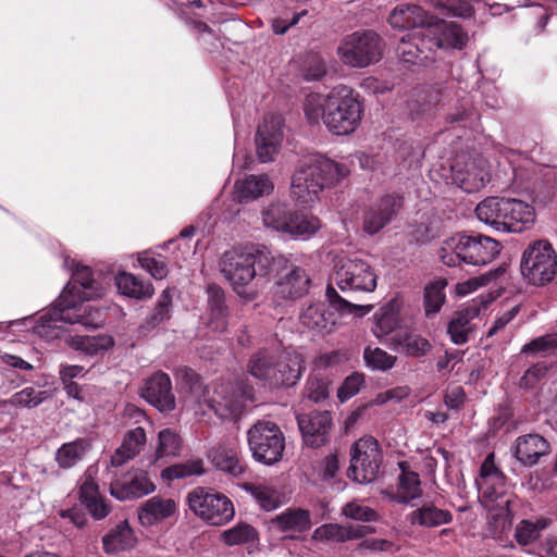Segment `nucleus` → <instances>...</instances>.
Instances as JSON below:
<instances>
[{
	"label": "nucleus",
	"mask_w": 557,
	"mask_h": 557,
	"mask_svg": "<svg viewBox=\"0 0 557 557\" xmlns=\"http://www.w3.org/2000/svg\"><path fill=\"white\" fill-rule=\"evenodd\" d=\"M430 2L434 8L445 10L456 17L467 18L473 14L470 0H430Z\"/></svg>",
	"instance_id": "bf43d9fd"
},
{
	"label": "nucleus",
	"mask_w": 557,
	"mask_h": 557,
	"mask_svg": "<svg viewBox=\"0 0 557 557\" xmlns=\"http://www.w3.org/2000/svg\"><path fill=\"white\" fill-rule=\"evenodd\" d=\"M189 510L211 525H223L234 517V507L230 498L212 490L196 487L186 496Z\"/></svg>",
	"instance_id": "f8f14e48"
},
{
	"label": "nucleus",
	"mask_w": 557,
	"mask_h": 557,
	"mask_svg": "<svg viewBox=\"0 0 557 557\" xmlns=\"http://www.w3.org/2000/svg\"><path fill=\"white\" fill-rule=\"evenodd\" d=\"M430 16L419 5L400 4L389 15L388 22L393 28L407 29L408 33L399 39L397 52L405 63L423 64L429 55L423 47V36H414L418 30L426 28Z\"/></svg>",
	"instance_id": "0eeeda50"
},
{
	"label": "nucleus",
	"mask_w": 557,
	"mask_h": 557,
	"mask_svg": "<svg viewBox=\"0 0 557 557\" xmlns=\"http://www.w3.org/2000/svg\"><path fill=\"white\" fill-rule=\"evenodd\" d=\"M548 451V442L539 434H527L516 440L515 457L524 466L537 463Z\"/></svg>",
	"instance_id": "2f4dec72"
},
{
	"label": "nucleus",
	"mask_w": 557,
	"mask_h": 557,
	"mask_svg": "<svg viewBox=\"0 0 557 557\" xmlns=\"http://www.w3.org/2000/svg\"><path fill=\"white\" fill-rule=\"evenodd\" d=\"M348 174V170L320 154L306 158L292 176L290 197L301 206H312L325 186Z\"/></svg>",
	"instance_id": "20e7f679"
},
{
	"label": "nucleus",
	"mask_w": 557,
	"mask_h": 557,
	"mask_svg": "<svg viewBox=\"0 0 557 557\" xmlns=\"http://www.w3.org/2000/svg\"><path fill=\"white\" fill-rule=\"evenodd\" d=\"M540 535V530L537 527L530 521H521V523L516 529V539L518 543L522 545H528L534 542Z\"/></svg>",
	"instance_id": "338daca9"
},
{
	"label": "nucleus",
	"mask_w": 557,
	"mask_h": 557,
	"mask_svg": "<svg viewBox=\"0 0 557 557\" xmlns=\"http://www.w3.org/2000/svg\"><path fill=\"white\" fill-rule=\"evenodd\" d=\"M156 491L152 478L144 470H135L124 480H117L111 484L110 492L119 500L138 498Z\"/></svg>",
	"instance_id": "b1692460"
},
{
	"label": "nucleus",
	"mask_w": 557,
	"mask_h": 557,
	"mask_svg": "<svg viewBox=\"0 0 557 557\" xmlns=\"http://www.w3.org/2000/svg\"><path fill=\"white\" fill-rule=\"evenodd\" d=\"M247 490L264 510L271 511L281 505L280 493L271 486L257 484L250 485Z\"/></svg>",
	"instance_id": "8fccbe9b"
},
{
	"label": "nucleus",
	"mask_w": 557,
	"mask_h": 557,
	"mask_svg": "<svg viewBox=\"0 0 557 557\" xmlns=\"http://www.w3.org/2000/svg\"><path fill=\"white\" fill-rule=\"evenodd\" d=\"M297 422L304 442L310 447H321L329 441L332 417L329 411L298 414Z\"/></svg>",
	"instance_id": "6ab92c4d"
},
{
	"label": "nucleus",
	"mask_w": 557,
	"mask_h": 557,
	"mask_svg": "<svg viewBox=\"0 0 557 557\" xmlns=\"http://www.w3.org/2000/svg\"><path fill=\"white\" fill-rule=\"evenodd\" d=\"M334 280L343 292H372L376 286V275L371 267L357 257H337Z\"/></svg>",
	"instance_id": "2eb2a0df"
},
{
	"label": "nucleus",
	"mask_w": 557,
	"mask_h": 557,
	"mask_svg": "<svg viewBox=\"0 0 557 557\" xmlns=\"http://www.w3.org/2000/svg\"><path fill=\"white\" fill-rule=\"evenodd\" d=\"M480 310L475 306H468L457 311L448 323L447 332L456 345L468 342L469 333L472 331V321L479 317Z\"/></svg>",
	"instance_id": "4c0bfd02"
},
{
	"label": "nucleus",
	"mask_w": 557,
	"mask_h": 557,
	"mask_svg": "<svg viewBox=\"0 0 557 557\" xmlns=\"http://www.w3.org/2000/svg\"><path fill=\"white\" fill-rule=\"evenodd\" d=\"M79 499L95 519H103L109 508L99 495L98 485L90 473H85L79 486Z\"/></svg>",
	"instance_id": "c9c22d12"
},
{
	"label": "nucleus",
	"mask_w": 557,
	"mask_h": 557,
	"mask_svg": "<svg viewBox=\"0 0 557 557\" xmlns=\"http://www.w3.org/2000/svg\"><path fill=\"white\" fill-rule=\"evenodd\" d=\"M115 285L119 292L135 299L152 297L154 288L151 283L144 282L132 273L121 272L115 276Z\"/></svg>",
	"instance_id": "79ce46f5"
},
{
	"label": "nucleus",
	"mask_w": 557,
	"mask_h": 557,
	"mask_svg": "<svg viewBox=\"0 0 557 557\" xmlns=\"http://www.w3.org/2000/svg\"><path fill=\"white\" fill-rule=\"evenodd\" d=\"M447 281L445 278H435L428 283L423 292V307L426 318L438 313L446 301L445 288Z\"/></svg>",
	"instance_id": "c03bdc74"
},
{
	"label": "nucleus",
	"mask_w": 557,
	"mask_h": 557,
	"mask_svg": "<svg viewBox=\"0 0 557 557\" xmlns=\"http://www.w3.org/2000/svg\"><path fill=\"white\" fill-rule=\"evenodd\" d=\"M146 432L141 426L129 430L125 434L121 446L116 448L111 457L112 466L120 467L128 460L135 458L137 455H139L146 445Z\"/></svg>",
	"instance_id": "72a5a7b5"
},
{
	"label": "nucleus",
	"mask_w": 557,
	"mask_h": 557,
	"mask_svg": "<svg viewBox=\"0 0 557 557\" xmlns=\"http://www.w3.org/2000/svg\"><path fill=\"white\" fill-rule=\"evenodd\" d=\"M521 274L529 284L542 286L557 274V253L546 239L528 245L521 257Z\"/></svg>",
	"instance_id": "9d476101"
},
{
	"label": "nucleus",
	"mask_w": 557,
	"mask_h": 557,
	"mask_svg": "<svg viewBox=\"0 0 557 557\" xmlns=\"http://www.w3.org/2000/svg\"><path fill=\"white\" fill-rule=\"evenodd\" d=\"M325 295H326V298H327L329 302L331 304V306H333L335 309L342 310V311H347V312L354 313L358 317H363V315L368 314L373 308L372 305L361 306V305H354V304L347 301L346 299L341 297L338 295L337 290L331 285H329L326 287Z\"/></svg>",
	"instance_id": "5fc2aeb1"
},
{
	"label": "nucleus",
	"mask_w": 557,
	"mask_h": 557,
	"mask_svg": "<svg viewBox=\"0 0 557 557\" xmlns=\"http://www.w3.org/2000/svg\"><path fill=\"white\" fill-rule=\"evenodd\" d=\"M181 445V438L174 431L170 429L160 431L156 449L157 459L165 456H176L180 453Z\"/></svg>",
	"instance_id": "6e6d98bb"
},
{
	"label": "nucleus",
	"mask_w": 557,
	"mask_h": 557,
	"mask_svg": "<svg viewBox=\"0 0 557 557\" xmlns=\"http://www.w3.org/2000/svg\"><path fill=\"white\" fill-rule=\"evenodd\" d=\"M499 252L500 244L492 237L457 233L443 240L438 258L447 267L461 263L480 267L493 261Z\"/></svg>",
	"instance_id": "423d86ee"
},
{
	"label": "nucleus",
	"mask_w": 557,
	"mask_h": 557,
	"mask_svg": "<svg viewBox=\"0 0 557 557\" xmlns=\"http://www.w3.org/2000/svg\"><path fill=\"white\" fill-rule=\"evenodd\" d=\"M136 542L137 539L127 521L120 522L102 539L103 549L108 554L131 549Z\"/></svg>",
	"instance_id": "ea45409f"
},
{
	"label": "nucleus",
	"mask_w": 557,
	"mask_h": 557,
	"mask_svg": "<svg viewBox=\"0 0 557 557\" xmlns=\"http://www.w3.org/2000/svg\"><path fill=\"white\" fill-rule=\"evenodd\" d=\"M306 396L314 403L324 400L329 396L327 383L322 379L310 377L306 385Z\"/></svg>",
	"instance_id": "69168bd1"
},
{
	"label": "nucleus",
	"mask_w": 557,
	"mask_h": 557,
	"mask_svg": "<svg viewBox=\"0 0 557 557\" xmlns=\"http://www.w3.org/2000/svg\"><path fill=\"white\" fill-rule=\"evenodd\" d=\"M407 520L411 525L436 528L449 523L453 520V516L448 510L441 509L433 503H424L412 510L407 516Z\"/></svg>",
	"instance_id": "f704fd0d"
},
{
	"label": "nucleus",
	"mask_w": 557,
	"mask_h": 557,
	"mask_svg": "<svg viewBox=\"0 0 557 557\" xmlns=\"http://www.w3.org/2000/svg\"><path fill=\"white\" fill-rule=\"evenodd\" d=\"M282 120L280 116L272 115L265 117L259 125L256 135V149L261 162H270L277 154L283 139Z\"/></svg>",
	"instance_id": "a211bd4d"
},
{
	"label": "nucleus",
	"mask_w": 557,
	"mask_h": 557,
	"mask_svg": "<svg viewBox=\"0 0 557 557\" xmlns=\"http://www.w3.org/2000/svg\"><path fill=\"white\" fill-rule=\"evenodd\" d=\"M185 388H188L185 403L188 406L206 404L216 417L222 420L238 419L248 401H253L252 387L245 386L237 393L230 384L205 386L199 377L190 370L184 371Z\"/></svg>",
	"instance_id": "f03ea898"
},
{
	"label": "nucleus",
	"mask_w": 557,
	"mask_h": 557,
	"mask_svg": "<svg viewBox=\"0 0 557 557\" xmlns=\"http://www.w3.org/2000/svg\"><path fill=\"white\" fill-rule=\"evenodd\" d=\"M301 71L305 79L318 81L327 72L326 62L321 54L310 52L302 60Z\"/></svg>",
	"instance_id": "4d7b16f0"
},
{
	"label": "nucleus",
	"mask_w": 557,
	"mask_h": 557,
	"mask_svg": "<svg viewBox=\"0 0 557 557\" xmlns=\"http://www.w3.org/2000/svg\"><path fill=\"white\" fill-rule=\"evenodd\" d=\"M86 449L87 445L84 440L69 442L55 451L54 459L60 468L70 469L83 458Z\"/></svg>",
	"instance_id": "49530a36"
},
{
	"label": "nucleus",
	"mask_w": 557,
	"mask_h": 557,
	"mask_svg": "<svg viewBox=\"0 0 557 557\" xmlns=\"http://www.w3.org/2000/svg\"><path fill=\"white\" fill-rule=\"evenodd\" d=\"M480 114L474 107L469 106V100L462 98L454 112L447 114L449 123H462L463 126L474 127Z\"/></svg>",
	"instance_id": "13d9d810"
},
{
	"label": "nucleus",
	"mask_w": 557,
	"mask_h": 557,
	"mask_svg": "<svg viewBox=\"0 0 557 557\" xmlns=\"http://www.w3.org/2000/svg\"><path fill=\"white\" fill-rule=\"evenodd\" d=\"M141 396L160 411H172L175 408L171 379L163 372H157L146 381Z\"/></svg>",
	"instance_id": "5701e85b"
},
{
	"label": "nucleus",
	"mask_w": 557,
	"mask_h": 557,
	"mask_svg": "<svg viewBox=\"0 0 557 557\" xmlns=\"http://www.w3.org/2000/svg\"><path fill=\"white\" fill-rule=\"evenodd\" d=\"M209 459L216 469L234 476L240 475L245 470L235 446L219 444L210 450Z\"/></svg>",
	"instance_id": "e433bc0d"
},
{
	"label": "nucleus",
	"mask_w": 557,
	"mask_h": 557,
	"mask_svg": "<svg viewBox=\"0 0 557 557\" xmlns=\"http://www.w3.org/2000/svg\"><path fill=\"white\" fill-rule=\"evenodd\" d=\"M277 355L268 349H261L251 356L248 362V372L256 379L272 383V373Z\"/></svg>",
	"instance_id": "a18cd8bd"
},
{
	"label": "nucleus",
	"mask_w": 557,
	"mask_h": 557,
	"mask_svg": "<svg viewBox=\"0 0 557 557\" xmlns=\"http://www.w3.org/2000/svg\"><path fill=\"white\" fill-rule=\"evenodd\" d=\"M342 513L351 520L372 522L379 519V513L368 506H362L358 503H347L342 508Z\"/></svg>",
	"instance_id": "680f3d73"
},
{
	"label": "nucleus",
	"mask_w": 557,
	"mask_h": 557,
	"mask_svg": "<svg viewBox=\"0 0 557 557\" xmlns=\"http://www.w3.org/2000/svg\"><path fill=\"white\" fill-rule=\"evenodd\" d=\"M310 125L323 124L335 136L354 134L362 122L363 106L352 89L339 87L323 95L311 92L302 102Z\"/></svg>",
	"instance_id": "f257e3e1"
},
{
	"label": "nucleus",
	"mask_w": 557,
	"mask_h": 557,
	"mask_svg": "<svg viewBox=\"0 0 557 557\" xmlns=\"http://www.w3.org/2000/svg\"><path fill=\"white\" fill-rule=\"evenodd\" d=\"M441 94L442 85L440 84L414 87L407 101V109L411 119H421L431 114L441 101Z\"/></svg>",
	"instance_id": "cd10ccee"
},
{
	"label": "nucleus",
	"mask_w": 557,
	"mask_h": 557,
	"mask_svg": "<svg viewBox=\"0 0 557 557\" xmlns=\"http://www.w3.org/2000/svg\"><path fill=\"white\" fill-rule=\"evenodd\" d=\"M49 397L47 391H37L34 387H25L13 394L5 404L15 408H35Z\"/></svg>",
	"instance_id": "09e8293b"
},
{
	"label": "nucleus",
	"mask_w": 557,
	"mask_h": 557,
	"mask_svg": "<svg viewBox=\"0 0 557 557\" xmlns=\"http://www.w3.org/2000/svg\"><path fill=\"white\" fill-rule=\"evenodd\" d=\"M207 293L210 312L221 314L222 310L226 308L223 289L216 285H210Z\"/></svg>",
	"instance_id": "774afa93"
},
{
	"label": "nucleus",
	"mask_w": 557,
	"mask_h": 557,
	"mask_svg": "<svg viewBox=\"0 0 557 557\" xmlns=\"http://www.w3.org/2000/svg\"><path fill=\"white\" fill-rule=\"evenodd\" d=\"M73 264H75V268L72 269V283L65 287L62 294H69V299L78 300H91L101 297L104 288L94 278L91 270L74 261Z\"/></svg>",
	"instance_id": "4be33fe9"
},
{
	"label": "nucleus",
	"mask_w": 557,
	"mask_h": 557,
	"mask_svg": "<svg viewBox=\"0 0 557 557\" xmlns=\"http://www.w3.org/2000/svg\"><path fill=\"white\" fill-rule=\"evenodd\" d=\"M274 189L272 180L267 174H250L234 184V199L246 203L270 195Z\"/></svg>",
	"instance_id": "bb28decb"
},
{
	"label": "nucleus",
	"mask_w": 557,
	"mask_h": 557,
	"mask_svg": "<svg viewBox=\"0 0 557 557\" xmlns=\"http://www.w3.org/2000/svg\"><path fill=\"white\" fill-rule=\"evenodd\" d=\"M508 198L487 197L478 203L476 218L497 232L505 233Z\"/></svg>",
	"instance_id": "c756f323"
},
{
	"label": "nucleus",
	"mask_w": 557,
	"mask_h": 557,
	"mask_svg": "<svg viewBox=\"0 0 557 557\" xmlns=\"http://www.w3.org/2000/svg\"><path fill=\"white\" fill-rule=\"evenodd\" d=\"M271 523L282 532H305L311 528V515L306 509L288 508L276 515Z\"/></svg>",
	"instance_id": "58836bf2"
},
{
	"label": "nucleus",
	"mask_w": 557,
	"mask_h": 557,
	"mask_svg": "<svg viewBox=\"0 0 557 557\" xmlns=\"http://www.w3.org/2000/svg\"><path fill=\"white\" fill-rule=\"evenodd\" d=\"M336 53L344 65L366 69L381 60L382 40L373 30H358L341 40Z\"/></svg>",
	"instance_id": "1a4fd4ad"
},
{
	"label": "nucleus",
	"mask_w": 557,
	"mask_h": 557,
	"mask_svg": "<svg viewBox=\"0 0 557 557\" xmlns=\"http://www.w3.org/2000/svg\"><path fill=\"white\" fill-rule=\"evenodd\" d=\"M203 473V463L200 459L188 460L165 468L162 471V478L168 480L185 479L191 475H200Z\"/></svg>",
	"instance_id": "3c124183"
},
{
	"label": "nucleus",
	"mask_w": 557,
	"mask_h": 557,
	"mask_svg": "<svg viewBox=\"0 0 557 557\" xmlns=\"http://www.w3.org/2000/svg\"><path fill=\"white\" fill-rule=\"evenodd\" d=\"M364 384V375L360 372H354L348 375L337 389V397L341 403H345L356 396Z\"/></svg>",
	"instance_id": "052dcab7"
},
{
	"label": "nucleus",
	"mask_w": 557,
	"mask_h": 557,
	"mask_svg": "<svg viewBox=\"0 0 557 557\" xmlns=\"http://www.w3.org/2000/svg\"><path fill=\"white\" fill-rule=\"evenodd\" d=\"M373 532L374 529L370 525L327 523L317 528L312 537L317 541H335L343 543L364 537Z\"/></svg>",
	"instance_id": "7c9ffc66"
},
{
	"label": "nucleus",
	"mask_w": 557,
	"mask_h": 557,
	"mask_svg": "<svg viewBox=\"0 0 557 557\" xmlns=\"http://www.w3.org/2000/svg\"><path fill=\"white\" fill-rule=\"evenodd\" d=\"M381 462L379 442L371 436L362 437L351 447L347 476L359 484H369L377 478Z\"/></svg>",
	"instance_id": "4468645a"
},
{
	"label": "nucleus",
	"mask_w": 557,
	"mask_h": 557,
	"mask_svg": "<svg viewBox=\"0 0 557 557\" xmlns=\"http://www.w3.org/2000/svg\"><path fill=\"white\" fill-rule=\"evenodd\" d=\"M172 304V298L168 289L163 290L160 295L157 306L148 319V324L151 326H157L161 322L168 320L170 318V308Z\"/></svg>",
	"instance_id": "e2e57ef3"
},
{
	"label": "nucleus",
	"mask_w": 557,
	"mask_h": 557,
	"mask_svg": "<svg viewBox=\"0 0 557 557\" xmlns=\"http://www.w3.org/2000/svg\"><path fill=\"white\" fill-rule=\"evenodd\" d=\"M299 323L302 327L315 335L329 334L335 326L333 313L324 302H311L304 307L299 313Z\"/></svg>",
	"instance_id": "a878e982"
},
{
	"label": "nucleus",
	"mask_w": 557,
	"mask_h": 557,
	"mask_svg": "<svg viewBox=\"0 0 557 557\" xmlns=\"http://www.w3.org/2000/svg\"><path fill=\"white\" fill-rule=\"evenodd\" d=\"M548 371L546 362H537L530 367L520 380V387L524 389L534 388Z\"/></svg>",
	"instance_id": "0e129e2a"
},
{
	"label": "nucleus",
	"mask_w": 557,
	"mask_h": 557,
	"mask_svg": "<svg viewBox=\"0 0 557 557\" xmlns=\"http://www.w3.org/2000/svg\"><path fill=\"white\" fill-rule=\"evenodd\" d=\"M310 277L306 270L295 265H286L275 282V295L281 299H296L309 292Z\"/></svg>",
	"instance_id": "412c9836"
},
{
	"label": "nucleus",
	"mask_w": 557,
	"mask_h": 557,
	"mask_svg": "<svg viewBox=\"0 0 557 557\" xmlns=\"http://www.w3.org/2000/svg\"><path fill=\"white\" fill-rule=\"evenodd\" d=\"M451 175L454 183L466 193L478 191L490 181L487 162L480 154L457 157L451 164Z\"/></svg>",
	"instance_id": "f3484780"
},
{
	"label": "nucleus",
	"mask_w": 557,
	"mask_h": 557,
	"mask_svg": "<svg viewBox=\"0 0 557 557\" xmlns=\"http://www.w3.org/2000/svg\"><path fill=\"white\" fill-rule=\"evenodd\" d=\"M263 225L293 237L313 235L320 227V221L309 214L290 211L283 203H271L262 213Z\"/></svg>",
	"instance_id": "ddd939ff"
},
{
	"label": "nucleus",
	"mask_w": 557,
	"mask_h": 557,
	"mask_svg": "<svg viewBox=\"0 0 557 557\" xmlns=\"http://www.w3.org/2000/svg\"><path fill=\"white\" fill-rule=\"evenodd\" d=\"M419 34L423 36L425 40L423 49L429 55V59L422 65H426L429 61L433 60L431 53L434 48L460 50L468 41L467 33L458 23L443 20L431 22V18H429L426 28H424V30H418L413 35L419 37Z\"/></svg>",
	"instance_id": "dca6fc26"
},
{
	"label": "nucleus",
	"mask_w": 557,
	"mask_h": 557,
	"mask_svg": "<svg viewBox=\"0 0 557 557\" xmlns=\"http://www.w3.org/2000/svg\"><path fill=\"white\" fill-rule=\"evenodd\" d=\"M398 466L401 473L399 475L397 493L389 496L403 504L420 498L422 496V488L418 473L407 471L405 461L398 462Z\"/></svg>",
	"instance_id": "a19ab883"
},
{
	"label": "nucleus",
	"mask_w": 557,
	"mask_h": 557,
	"mask_svg": "<svg viewBox=\"0 0 557 557\" xmlns=\"http://www.w3.org/2000/svg\"><path fill=\"white\" fill-rule=\"evenodd\" d=\"M475 485L480 497L486 502H495L505 494L506 478L496 467L494 454H488L481 465Z\"/></svg>",
	"instance_id": "aec40b11"
},
{
	"label": "nucleus",
	"mask_w": 557,
	"mask_h": 557,
	"mask_svg": "<svg viewBox=\"0 0 557 557\" xmlns=\"http://www.w3.org/2000/svg\"><path fill=\"white\" fill-rule=\"evenodd\" d=\"M521 354L533 357H549L557 354V333L539 336L521 348Z\"/></svg>",
	"instance_id": "de8ad7c7"
},
{
	"label": "nucleus",
	"mask_w": 557,
	"mask_h": 557,
	"mask_svg": "<svg viewBox=\"0 0 557 557\" xmlns=\"http://www.w3.org/2000/svg\"><path fill=\"white\" fill-rule=\"evenodd\" d=\"M247 443L252 458L262 465L278 462L285 449V436L272 421H257L247 431Z\"/></svg>",
	"instance_id": "9b49d317"
},
{
	"label": "nucleus",
	"mask_w": 557,
	"mask_h": 557,
	"mask_svg": "<svg viewBox=\"0 0 557 557\" xmlns=\"http://www.w3.org/2000/svg\"><path fill=\"white\" fill-rule=\"evenodd\" d=\"M67 345L77 350L82 351L89 356L98 355L102 351H106L113 347L114 341L109 335H96V336H87V335H75L70 336L66 339Z\"/></svg>",
	"instance_id": "37998d69"
},
{
	"label": "nucleus",
	"mask_w": 557,
	"mask_h": 557,
	"mask_svg": "<svg viewBox=\"0 0 557 557\" xmlns=\"http://www.w3.org/2000/svg\"><path fill=\"white\" fill-rule=\"evenodd\" d=\"M176 510L174 499L153 496L138 508V519L143 527H152L174 516Z\"/></svg>",
	"instance_id": "c85d7f7f"
},
{
	"label": "nucleus",
	"mask_w": 557,
	"mask_h": 557,
	"mask_svg": "<svg viewBox=\"0 0 557 557\" xmlns=\"http://www.w3.org/2000/svg\"><path fill=\"white\" fill-rule=\"evenodd\" d=\"M139 265L147 271L153 278L163 280L169 273L168 264L163 258L157 257L149 251L138 253Z\"/></svg>",
	"instance_id": "864d4df0"
},
{
	"label": "nucleus",
	"mask_w": 557,
	"mask_h": 557,
	"mask_svg": "<svg viewBox=\"0 0 557 557\" xmlns=\"http://www.w3.org/2000/svg\"><path fill=\"white\" fill-rule=\"evenodd\" d=\"M505 233H522L535 221L534 208L527 202L508 198Z\"/></svg>",
	"instance_id": "473e14b6"
},
{
	"label": "nucleus",
	"mask_w": 557,
	"mask_h": 557,
	"mask_svg": "<svg viewBox=\"0 0 557 557\" xmlns=\"http://www.w3.org/2000/svg\"><path fill=\"white\" fill-rule=\"evenodd\" d=\"M404 304L403 294L396 293L385 305V346L410 357H423L432 345L425 337L408 332Z\"/></svg>",
	"instance_id": "6e6552de"
},
{
	"label": "nucleus",
	"mask_w": 557,
	"mask_h": 557,
	"mask_svg": "<svg viewBox=\"0 0 557 557\" xmlns=\"http://www.w3.org/2000/svg\"><path fill=\"white\" fill-rule=\"evenodd\" d=\"M222 540L228 546L253 542L257 539L256 530L247 523H237L235 527L222 532Z\"/></svg>",
	"instance_id": "603ef678"
},
{
	"label": "nucleus",
	"mask_w": 557,
	"mask_h": 557,
	"mask_svg": "<svg viewBox=\"0 0 557 557\" xmlns=\"http://www.w3.org/2000/svg\"><path fill=\"white\" fill-rule=\"evenodd\" d=\"M302 363V356L296 350H284L280 352L275 360L271 386L295 385L304 371Z\"/></svg>",
	"instance_id": "393cba45"
},
{
	"label": "nucleus",
	"mask_w": 557,
	"mask_h": 557,
	"mask_svg": "<svg viewBox=\"0 0 557 557\" xmlns=\"http://www.w3.org/2000/svg\"><path fill=\"white\" fill-rule=\"evenodd\" d=\"M85 300L69 299V294H61L55 307L40 315L34 327L36 334L45 338L61 335L59 322L79 323L86 327L97 329L104 323V313L100 308L84 304Z\"/></svg>",
	"instance_id": "39448f33"
},
{
	"label": "nucleus",
	"mask_w": 557,
	"mask_h": 557,
	"mask_svg": "<svg viewBox=\"0 0 557 557\" xmlns=\"http://www.w3.org/2000/svg\"><path fill=\"white\" fill-rule=\"evenodd\" d=\"M273 261V256L264 246H238L222 255L220 270L237 295L251 300L255 294L247 293L245 288L255 277L265 276Z\"/></svg>",
	"instance_id": "7ed1b4c3"
}]
</instances>
